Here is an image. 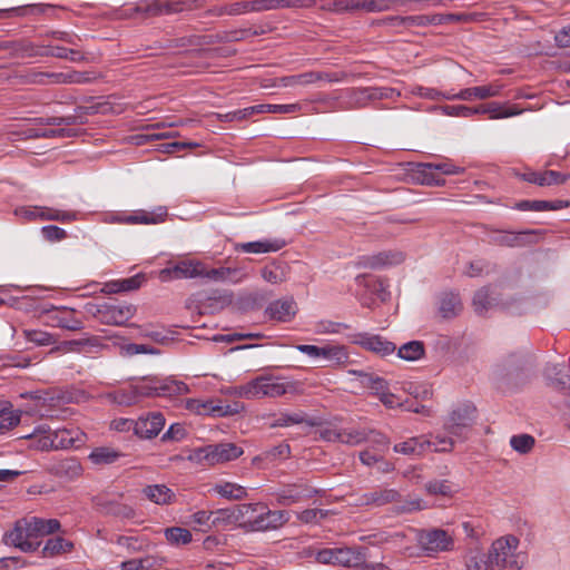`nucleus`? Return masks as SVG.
I'll return each instance as SVG.
<instances>
[{
  "label": "nucleus",
  "instance_id": "a18cd8bd",
  "mask_svg": "<svg viewBox=\"0 0 570 570\" xmlns=\"http://www.w3.org/2000/svg\"><path fill=\"white\" fill-rule=\"evenodd\" d=\"M254 109V115L256 114H294L302 109L299 104H262L250 106Z\"/></svg>",
  "mask_w": 570,
  "mask_h": 570
},
{
  "label": "nucleus",
  "instance_id": "bb28decb",
  "mask_svg": "<svg viewBox=\"0 0 570 570\" xmlns=\"http://www.w3.org/2000/svg\"><path fill=\"white\" fill-rule=\"evenodd\" d=\"M22 411L16 410L11 402L0 400V435L7 434L21 421Z\"/></svg>",
  "mask_w": 570,
  "mask_h": 570
},
{
  "label": "nucleus",
  "instance_id": "c9c22d12",
  "mask_svg": "<svg viewBox=\"0 0 570 570\" xmlns=\"http://www.w3.org/2000/svg\"><path fill=\"white\" fill-rule=\"evenodd\" d=\"M38 435V449L42 451L59 449L57 445L58 441H56L57 436L53 435L52 430L48 425L43 424L35 428L32 434L28 435L27 438H33Z\"/></svg>",
  "mask_w": 570,
  "mask_h": 570
},
{
  "label": "nucleus",
  "instance_id": "f704fd0d",
  "mask_svg": "<svg viewBox=\"0 0 570 570\" xmlns=\"http://www.w3.org/2000/svg\"><path fill=\"white\" fill-rule=\"evenodd\" d=\"M99 505L104 513L121 520H129L136 515V511L132 507L117 501H104L99 503Z\"/></svg>",
  "mask_w": 570,
  "mask_h": 570
},
{
  "label": "nucleus",
  "instance_id": "a19ab883",
  "mask_svg": "<svg viewBox=\"0 0 570 570\" xmlns=\"http://www.w3.org/2000/svg\"><path fill=\"white\" fill-rule=\"evenodd\" d=\"M428 441L430 442V449L433 452H450L454 448L455 441L458 440L455 436L445 432L436 433V434H426Z\"/></svg>",
  "mask_w": 570,
  "mask_h": 570
},
{
  "label": "nucleus",
  "instance_id": "0e129e2a",
  "mask_svg": "<svg viewBox=\"0 0 570 570\" xmlns=\"http://www.w3.org/2000/svg\"><path fill=\"white\" fill-rule=\"evenodd\" d=\"M49 55L52 57H56V58L68 59L72 62H80L86 59L85 56L79 50L68 49V48L60 47V46L51 47Z\"/></svg>",
  "mask_w": 570,
  "mask_h": 570
},
{
  "label": "nucleus",
  "instance_id": "c756f323",
  "mask_svg": "<svg viewBox=\"0 0 570 570\" xmlns=\"http://www.w3.org/2000/svg\"><path fill=\"white\" fill-rule=\"evenodd\" d=\"M320 358L328 361L333 366H344L350 363L346 347L338 344L323 345Z\"/></svg>",
  "mask_w": 570,
  "mask_h": 570
},
{
  "label": "nucleus",
  "instance_id": "423d86ee",
  "mask_svg": "<svg viewBox=\"0 0 570 570\" xmlns=\"http://www.w3.org/2000/svg\"><path fill=\"white\" fill-rule=\"evenodd\" d=\"M243 449L234 443L209 444L195 450L194 458L197 462L216 465L238 459Z\"/></svg>",
  "mask_w": 570,
  "mask_h": 570
},
{
  "label": "nucleus",
  "instance_id": "f257e3e1",
  "mask_svg": "<svg viewBox=\"0 0 570 570\" xmlns=\"http://www.w3.org/2000/svg\"><path fill=\"white\" fill-rule=\"evenodd\" d=\"M519 540L513 535L497 539L488 554L480 562L469 567V570H521V563L515 551Z\"/></svg>",
  "mask_w": 570,
  "mask_h": 570
},
{
  "label": "nucleus",
  "instance_id": "4d7b16f0",
  "mask_svg": "<svg viewBox=\"0 0 570 570\" xmlns=\"http://www.w3.org/2000/svg\"><path fill=\"white\" fill-rule=\"evenodd\" d=\"M256 503H244L236 507L237 523L252 530V520L256 514Z\"/></svg>",
  "mask_w": 570,
  "mask_h": 570
},
{
  "label": "nucleus",
  "instance_id": "20e7f679",
  "mask_svg": "<svg viewBox=\"0 0 570 570\" xmlns=\"http://www.w3.org/2000/svg\"><path fill=\"white\" fill-rule=\"evenodd\" d=\"M90 312L102 324L121 326L134 317L136 307L131 304L110 299L95 304Z\"/></svg>",
  "mask_w": 570,
  "mask_h": 570
},
{
  "label": "nucleus",
  "instance_id": "4468645a",
  "mask_svg": "<svg viewBox=\"0 0 570 570\" xmlns=\"http://www.w3.org/2000/svg\"><path fill=\"white\" fill-rule=\"evenodd\" d=\"M400 493L395 489L377 488L354 497L357 507H383L399 501Z\"/></svg>",
  "mask_w": 570,
  "mask_h": 570
},
{
  "label": "nucleus",
  "instance_id": "c85d7f7f",
  "mask_svg": "<svg viewBox=\"0 0 570 570\" xmlns=\"http://www.w3.org/2000/svg\"><path fill=\"white\" fill-rule=\"evenodd\" d=\"M50 471L57 476L72 480L80 475L81 465L77 459L66 458L53 462Z\"/></svg>",
  "mask_w": 570,
  "mask_h": 570
},
{
  "label": "nucleus",
  "instance_id": "e2e57ef3",
  "mask_svg": "<svg viewBox=\"0 0 570 570\" xmlns=\"http://www.w3.org/2000/svg\"><path fill=\"white\" fill-rule=\"evenodd\" d=\"M120 354L122 356H128V357L137 355V354L157 355V354H159V350L154 348L146 344L128 343L120 347Z\"/></svg>",
  "mask_w": 570,
  "mask_h": 570
},
{
  "label": "nucleus",
  "instance_id": "3c124183",
  "mask_svg": "<svg viewBox=\"0 0 570 570\" xmlns=\"http://www.w3.org/2000/svg\"><path fill=\"white\" fill-rule=\"evenodd\" d=\"M493 297L491 296L489 287H482L475 292L473 296V307L476 314L482 315L493 305Z\"/></svg>",
  "mask_w": 570,
  "mask_h": 570
},
{
  "label": "nucleus",
  "instance_id": "0eeeda50",
  "mask_svg": "<svg viewBox=\"0 0 570 570\" xmlns=\"http://www.w3.org/2000/svg\"><path fill=\"white\" fill-rule=\"evenodd\" d=\"M475 420V407L471 404H461L453 409L444 422V431L464 441Z\"/></svg>",
  "mask_w": 570,
  "mask_h": 570
},
{
  "label": "nucleus",
  "instance_id": "9d476101",
  "mask_svg": "<svg viewBox=\"0 0 570 570\" xmlns=\"http://www.w3.org/2000/svg\"><path fill=\"white\" fill-rule=\"evenodd\" d=\"M416 540L428 556L451 551L454 547L453 535L446 530L439 528L421 530L416 535Z\"/></svg>",
  "mask_w": 570,
  "mask_h": 570
},
{
  "label": "nucleus",
  "instance_id": "6ab92c4d",
  "mask_svg": "<svg viewBox=\"0 0 570 570\" xmlns=\"http://www.w3.org/2000/svg\"><path fill=\"white\" fill-rule=\"evenodd\" d=\"M394 89L387 87H368L351 89L347 94L352 101L346 106L347 108H361L370 100H380L392 98Z\"/></svg>",
  "mask_w": 570,
  "mask_h": 570
},
{
  "label": "nucleus",
  "instance_id": "393cba45",
  "mask_svg": "<svg viewBox=\"0 0 570 570\" xmlns=\"http://www.w3.org/2000/svg\"><path fill=\"white\" fill-rule=\"evenodd\" d=\"M522 178L528 183L539 186H551L566 183L570 178V175L556 170L529 171L523 174Z\"/></svg>",
  "mask_w": 570,
  "mask_h": 570
},
{
  "label": "nucleus",
  "instance_id": "5fc2aeb1",
  "mask_svg": "<svg viewBox=\"0 0 570 570\" xmlns=\"http://www.w3.org/2000/svg\"><path fill=\"white\" fill-rule=\"evenodd\" d=\"M26 138H51V137H70L72 131L70 129H40V128H27L24 131Z\"/></svg>",
  "mask_w": 570,
  "mask_h": 570
},
{
  "label": "nucleus",
  "instance_id": "f3484780",
  "mask_svg": "<svg viewBox=\"0 0 570 570\" xmlns=\"http://www.w3.org/2000/svg\"><path fill=\"white\" fill-rule=\"evenodd\" d=\"M187 7V2L180 0H145L136 6L135 11L147 16H159L180 12Z\"/></svg>",
  "mask_w": 570,
  "mask_h": 570
},
{
  "label": "nucleus",
  "instance_id": "37998d69",
  "mask_svg": "<svg viewBox=\"0 0 570 570\" xmlns=\"http://www.w3.org/2000/svg\"><path fill=\"white\" fill-rule=\"evenodd\" d=\"M425 353V347L423 342L421 341H411L404 343L397 350V356L405 361H417L423 357Z\"/></svg>",
  "mask_w": 570,
  "mask_h": 570
},
{
  "label": "nucleus",
  "instance_id": "bf43d9fd",
  "mask_svg": "<svg viewBox=\"0 0 570 570\" xmlns=\"http://www.w3.org/2000/svg\"><path fill=\"white\" fill-rule=\"evenodd\" d=\"M420 167L423 168V170L434 169L441 171L444 175H461L465 171L463 167L456 166L451 161L420 163Z\"/></svg>",
  "mask_w": 570,
  "mask_h": 570
},
{
  "label": "nucleus",
  "instance_id": "a878e982",
  "mask_svg": "<svg viewBox=\"0 0 570 570\" xmlns=\"http://www.w3.org/2000/svg\"><path fill=\"white\" fill-rule=\"evenodd\" d=\"M502 90V85L500 83H489L484 86H478L472 88H465L456 92L459 100L471 101L473 99H488L492 97H497L500 95Z\"/></svg>",
  "mask_w": 570,
  "mask_h": 570
},
{
  "label": "nucleus",
  "instance_id": "6e6552de",
  "mask_svg": "<svg viewBox=\"0 0 570 570\" xmlns=\"http://www.w3.org/2000/svg\"><path fill=\"white\" fill-rule=\"evenodd\" d=\"M14 214L29 222L55 220L63 224L75 222L79 216L75 210H61L48 206H22L17 208Z\"/></svg>",
  "mask_w": 570,
  "mask_h": 570
},
{
  "label": "nucleus",
  "instance_id": "7ed1b4c3",
  "mask_svg": "<svg viewBox=\"0 0 570 570\" xmlns=\"http://www.w3.org/2000/svg\"><path fill=\"white\" fill-rule=\"evenodd\" d=\"M134 385L139 401L142 397H175L189 392L186 383L174 377H144Z\"/></svg>",
  "mask_w": 570,
  "mask_h": 570
},
{
  "label": "nucleus",
  "instance_id": "09e8293b",
  "mask_svg": "<svg viewBox=\"0 0 570 570\" xmlns=\"http://www.w3.org/2000/svg\"><path fill=\"white\" fill-rule=\"evenodd\" d=\"M266 523L257 524L258 528L266 530H273L282 527L289 520V514L284 510H268L265 513Z\"/></svg>",
  "mask_w": 570,
  "mask_h": 570
},
{
  "label": "nucleus",
  "instance_id": "1a4fd4ad",
  "mask_svg": "<svg viewBox=\"0 0 570 570\" xmlns=\"http://www.w3.org/2000/svg\"><path fill=\"white\" fill-rule=\"evenodd\" d=\"M3 542L22 552H33L40 546L36 532L31 529V519L17 521L13 529L4 533Z\"/></svg>",
  "mask_w": 570,
  "mask_h": 570
},
{
  "label": "nucleus",
  "instance_id": "864d4df0",
  "mask_svg": "<svg viewBox=\"0 0 570 570\" xmlns=\"http://www.w3.org/2000/svg\"><path fill=\"white\" fill-rule=\"evenodd\" d=\"M161 563L154 557H145L141 559H131L121 562L122 570H153L160 567Z\"/></svg>",
  "mask_w": 570,
  "mask_h": 570
},
{
  "label": "nucleus",
  "instance_id": "f8f14e48",
  "mask_svg": "<svg viewBox=\"0 0 570 570\" xmlns=\"http://www.w3.org/2000/svg\"><path fill=\"white\" fill-rule=\"evenodd\" d=\"M168 216V209L166 206H157L151 210L139 209L131 214H118L111 217L112 223L119 224H144V225H156L164 223Z\"/></svg>",
  "mask_w": 570,
  "mask_h": 570
},
{
  "label": "nucleus",
  "instance_id": "412c9836",
  "mask_svg": "<svg viewBox=\"0 0 570 570\" xmlns=\"http://www.w3.org/2000/svg\"><path fill=\"white\" fill-rule=\"evenodd\" d=\"M296 313L297 305L292 297L273 301L265 309V314L269 320L282 323L291 322Z\"/></svg>",
  "mask_w": 570,
  "mask_h": 570
},
{
  "label": "nucleus",
  "instance_id": "ea45409f",
  "mask_svg": "<svg viewBox=\"0 0 570 570\" xmlns=\"http://www.w3.org/2000/svg\"><path fill=\"white\" fill-rule=\"evenodd\" d=\"M337 564L354 568L363 561V552L353 548H335Z\"/></svg>",
  "mask_w": 570,
  "mask_h": 570
},
{
  "label": "nucleus",
  "instance_id": "72a5a7b5",
  "mask_svg": "<svg viewBox=\"0 0 570 570\" xmlns=\"http://www.w3.org/2000/svg\"><path fill=\"white\" fill-rule=\"evenodd\" d=\"M285 246V242L282 239H265V240H255L248 243H242L238 245V248L244 253L252 254H262V253H272L282 249Z\"/></svg>",
  "mask_w": 570,
  "mask_h": 570
},
{
  "label": "nucleus",
  "instance_id": "2eb2a0df",
  "mask_svg": "<svg viewBox=\"0 0 570 570\" xmlns=\"http://www.w3.org/2000/svg\"><path fill=\"white\" fill-rule=\"evenodd\" d=\"M202 268V262L195 259L179 261L171 267H166L159 272L161 282L174 279L197 278Z\"/></svg>",
  "mask_w": 570,
  "mask_h": 570
},
{
  "label": "nucleus",
  "instance_id": "473e14b6",
  "mask_svg": "<svg viewBox=\"0 0 570 570\" xmlns=\"http://www.w3.org/2000/svg\"><path fill=\"white\" fill-rule=\"evenodd\" d=\"M142 493L148 500L159 505L170 504L175 500V493L165 484L147 485Z\"/></svg>",
  "mask_w": 570,
  "mask_h": 570
},
{
  "label": "nucleus",
  "instance_id": "6e6d98bb",
  "mask_svg": "<svg viewBox=\"0 0 570 570\" xmlns=\"http://www.w3.org/2000/svg\"><path fill=\"white\" fill-rule=\"evenodd\" d=\"M24 337L28 342L35 343L38 346H48L57 343L53 334L41 330H26Z\"/></svg>",
  "mask_w": 570,
  "mask_h": 570
},
{
  "label": "nucleus",
  "instance_id": "8fccbe9b",
  "mask_svg": "<svg viewBox=\"0 0 570 570\" xmlns=\"http://www.w3.org/2000/svg\"><path fill=\"white\" fill-rule=\"evenodd\" d=\"M366 440L367 433L365 430L342 426L338 443L354 446L361 444Z\"/></svg>",
  "mask_w": 570,
  "mask_h": 570
},
{
  "label": "nucleus",
  "instance_id": "338daca9",
  "mask_svg": "<svg viewBox=\"0 0 570 570\" xmlns=\"http://www.w3.org/2000/svg\"><path fill=\"white\" fill-rule=\"evenodd\" d=\"M434 110L441 111L445 116L450 117H461V118H470L474 115V110H471V107L464 105L458 106H439L434 107Z\"/></svg>",
  "mask_w": 570,
  "mask_h": 570
},
{
  "label": "nucleus",
  "instance_id": "aec40b11",
  "mask_svg": "<svg viewBox=\"0 0 570 570\" xmlns=\"http://www.w3.org/2000/svg\"><path fill=\"white\" fill-rule=\"evenodd\" d=\"M354 343L381 356L390 355L396 350L394 343L377 334L360 333L355 336Z\"/></svg>",
  "mask_w": 570,
  "mask_h": 570
},
{
  "label": "nucleus",
  "instance_id": "9b49d317",
  "mask_svg": "<svg viewBox=\"0 0 570 570\" xmlns=\"http://www.w3.org/2000/svg\"><path fill=\"white\" fill-rule=\"evenodd\" d=\"M186 407L198 415H212L214 417L232 416L238 414L243 410V405L237 402L223 404L215 400L197 399L187 400Z\"/></svg>",
  "mask_w": 570,
  "mask_h": 570
},
{
  "label": "nucleus",
  "instance_id": "052dcab7",
  "mask_svg": "<svg viewBox=\"0 0 570 570\" xmlns=\"http://www.w3.org/2000/svg\"><path fill=\"white\" fill-rule=\"evenodd\" d=\"M350 90L351 89H347L335 97L324 96L317 99V101L324 102L330 110L348 109L346 106L352 101L351 97L347 94Z\"/></svg>",
  "mask_w": 570,
  "mask_h": 570
},
{
  "label": "nucleus",
  "instance_id": "2f4dec72",
  "mask_svg": "<svg viewBox=\"0 0 570 570\" xmlns=\"http://www.w3.org/2000/svg\"><path fill=\"white\" fill-rule=\"evenodd\" d=\"M102 347V343L96 336L82 337L62 342L56 350L63 352H88Z\"/></svg>",
  "mask_w": 570,
  "mask_h": 570
},
{
  "label": "nucleus",
  "instance_id": "39448f33",
  "mask_svg": "<svg viewBox=\"0 0 570 570\" xmlns=\"http://www.w3.org/2000/svg\"><path fill=\"white\" fill-rule=\"evenodd\" d=\"M315 0H252L228 6L227 13L237 16L246 12H262L281 8H312Z\"/></svg>",
  "mask_w": 570,
  "mask_h": 570
},
{
  "label": "nucleus",
  "instance_id": "4c0bfd02",
  "mask_svg": "<svg viewBox=\"0 0 570 570\" xmlns=\"http://www.w3.org/2000/svg\"><path fill=\"white\" fill-rule=\"evenodd\" d=\"M318 425L315 419L307 417L303 412L281 413L273 422V426H292L296 424Z\"/></svg>",
  "mask_w": 570,
  "mask_h": 570
},
{
  "label": "nucleus",
  "instance_id": "de8ad7c7",
  "mask_svg": "<svg viewBox=\"0 0 570 570\" xmlns=\"http://www.w3.org/2000/svg\"><path fill=\"white\" fill-rule=\"evenodd\" d=\"M31 519V529L36 532L37 538L46 534H51L57 532L60 529V522L57 519H41L37 517H32Z\"/></svg>",
  "mask_w": 570,
  "mask_h": 570
},
{
  "label": "nucleus",
  "instance_id": "e433bc0d",
  "mask_svg": "<svg viewBox=\"0 0 570 570\" xmlns=\"http://www.w3.org/2000/svg\"><path fill=\"white\" fill-rule=\"evenodd\" d=\"M122 456V453L108 446H100L94 449L88 459L97 465H106L115 463L119 458Z\"/></svg>",
  "mask_w": 570,
  "mask_h": 570
},
{
  "label": "nucleus",
  "instance_id": "5701e85b",
  "mask_svg": "<svg viewBox=\"0 0 570 570\" xmlns=\"http://www.w3.org/2000/svg\"><path fill=\"white\" fill-rule=\"evenodd\" d=\"M389 8V0H341L335 2L336 11L364 10L366 12H380Z\"/></svg>",
  "mask_w": 570,
  "mask_h": 570
},
{
  "label": "nucleus",
  "instance_id": "b1692460",
  "mask_svg": "<svg viewBox=\"0 0 570 570\" xmlns=\"http://www.w3.org/2000/svg\"><path fill=\"white\" fill-rule=\"evenodd\" d=\"M544 376L554 389L570 394V375L566 365L549 364L544 368Z\"/></svg>",
  "mask_w": 570,
  "mask_h": 570
},
{
  "label": "nucleus",
  "instance_id": "13d9d810",
  "mask_svg": "<svg viewBox=\"0 0 570 570\" xmlns=\"http://www.w3.org/2000/svg\"><path fill=\"white\" fill-rule=\"evenodd\" d=\"M165 537L167 541L173 544H187L193 539L191 532L180 527L167 528L165 530Z\"/></svg>",
  "mask_w": 570,
  "mask_h": 570
},
{
  "label": "nucleus",
  "instance_id": "a211bd4d",
  "mask_svg": "<svg viewBox=\"0 0 570 570\" xmlns=\"http://www.w3.org/2000/svg\"><path fill=\"white\" fill-rule=\"evenodd\" d=\"M165 416L160 412H149L136 420L135 434L140 439H153L164 429Z\"/></svg>",
  "mask_w": 570,
  "mask_h": 570
},
{
  "label": "nucleus",
  "instance_id": "79ce46f5",
  "mask_svg": "<svg viewBox=\"0 0 570 570\" xmlns=\"http://www.w3.org/2000/svg\"><path fill=\"white\" fill-rule=\"evenodd\" d=\"M237 523L236 507L233 509H218L212 511L213 529H226Z\"/></svg>",
  "mask_w": 570,
  "mask_h": 570
},
{
  "label": "nucleus",
  "instance_id": "774afa93",
  "mask_svg": "<svg viewBox=\"0 0 570 570\" xmlns=\"http://www.w3.org/2000/svg\"><path fill=\"white\" fill-rule=\"evenodd\" d=\"M140 335L159 344H166L171 340L168 332L151 325L144 327Z\"/></svg>",
  "mask_w": 570,
  "mask_h": 570
},
{
  "label": "nucleus",
  "instance_id": "49530a36",
  "mask_svg": "<svg viewBox=\"0 0 570 570\" xmlns=\"http://www.w3.org/2000/svg\"><path fill=\"white\" fill-rule=\"evenodd\" d=\"M115 542L130 553L145 551L149 546L148 539L144 537L118 535Z\"/></svg>",
  "mask_w": 570,
  "mask_h": 570
},
{
  "label": "nucleus",
  "instance_id": "c03bdc74",
  "mask_svg": "<svg viewBox=\"0 0 570 570\" xmlns=\"http://www.w3.org/2000/svg\"><path fill=\"white\" fill-rule=\"evenodd\" d=\"M73 549V543L61 537H55L49 539L43 549L42 553L45 557H53L61 553L70 552Z\"/></svg>",
  "mask_w": 570,
  "mask_h": 570
},
{
  "label": "nucleus",
  "instance_id": "603ef678",
  "mask_svg": "<svg viewBox=\"0 0 570 570\" xmlns=\"http://www.w3.org/2000/svg\"><path fill=\"white\" fill-rule=\"evenodd\" d=\"M321 76L316 71H308L298 75L286 76L282 78L285 87L306 86L320 81Z\"/></svg>",
  "mask_w": 570,
  "mask_h": 570
},
{
  "label": "nucleus",
  "instance_id": "f03ea898",
  "mask_svg": "<svg viewBox=\"0 0 570 570\" xmlns=\"http://www.w3.org/2000/svg\"><path fill=\"white\" fill-rule=\"evenodd\" d=\"M293 389V384L283 377L264 374L232 387L229 394L246 400L276 399L291 392Z\"/></svg>",
  "mask_w": 570,
  "mask_h": 570
},
{
  "label": "nucleus",
  "instance_id": "680f3d73",
  "mask_svg": "<svg viewBox=\"0 0 570 570\" xmlns=\"http://www.w3.org/2000/svg\"><path fill=\"white\" fill-rule=\"evenodd\" d=\"M534 438L530 434H518L510 439L511 448L521 454L529 453L534 446Z\"/></svg>",
  "mask_w": 570,
  "mask_h": 570
},
{
  "label": "nucleus",
  "instance_id": "ddd939ff",
  "mask_svg": "<svg viewBox=\"0 0 570 570\" xmlns=\"http://www.w3.org/2000/svg\"><path fill=\"white\" fill-rule=\"evenodd\" d=\"M405 255L400 250H383L375 254L362 255L356 266L370 269H381L403 263Z\"/></svg>",
  "mask_w": 570,
  "mask_h": 570
},
{
  "label": "nucleus",
  "instance_id": "dca6fc26",
  "mask_svg": "<svg viewBox=\"0 0 570 570\" xmlns=\"http://www.w3.org/2000/svg\"><path fill=\"white\" fill-rule=\"evenodd\" d=\"M315 493L316 490L306 483H293L281 488L274 493V495L276 497V501L279 505L287 507L307 500Z\"/></svg>",
  "mask_w": 570,
  "mask_h": 570
},
{
  "label": "nucleus",
  "instance_id": "58836bf2",
  "mask_svg": "<svg viewBox=\"0 0 570 570\" xmlns=\"http://www.w3.org/2000/svg\"><path fill=\"white\" fill-rule=\"evenodd\" d=\"M106 397L118 405H134L139 402L135 385L131 384L128 387H124L106 394Z\"/></svg>",
  "mask_w": 570,
  "mask_h": 570
},
{
  "label": "nucleus",
  "instance_id": "69168bd1",
  "mask_svg": "<svg viewBox=\"0 0 570 570\" xmlns=\"http://www.w3.org/2000/svg\"><path fill=\"white\" fill-rule=\"evenodd\" d=\"M434 169H426L420 167V163L415 166V173L417 175V180L425 186H443L445 180L441 177L434 175Z\"/></svg>",
  "mask_w": 570,
  "mask_h": 570
},
{
  "label": "nucleus",
  "instance_id": "cd10ccee",
  "mask_svg": "<svg viewBox=\"0 0 570 570\" xmlns=\"http://www.w3.org/2000/svg\"><path fill=\"white\" fill-rule=\"evenodd\" d=\"M430 449L428 435L413 436L406 441L396 443L393 446L394 452L403 455L421 456Z\"/></svg>",
  "mask_w": 570,
  "mask_h": 570
},
{
  "label": "nucleus",
  "instance_id": "7c9ffc66",
  "mask_svg": "<svg viewBox=\"0 0 570 570\" xmlns=\"http://www.w3.org/2000/svg\"><path fill=\"white\" fill-rule=\"evenodd\" d=\"M209 491L227 500H242L247 497L243 485L227 481L215 483Z\"/></svg>",
  "mask_w": 570,
  "mask_h": 570
},
{
  "label": "nucleus",
  "instance_id": "4be33fe9",
  "mask_svg": "<svg viewBox=\"0 0 570 570\" xmlns=\"http://www.w3.org/2000/svg\"><path fill=\"white\" fill-rule=\"evenodd\" d=\"M438 313L443 320H451L460 315L463 304L459 293L453 291L441 292L436 299Z\"/></svg>",
  "mask_w": 570,
  "mask_h": 570
}]
</instances>
